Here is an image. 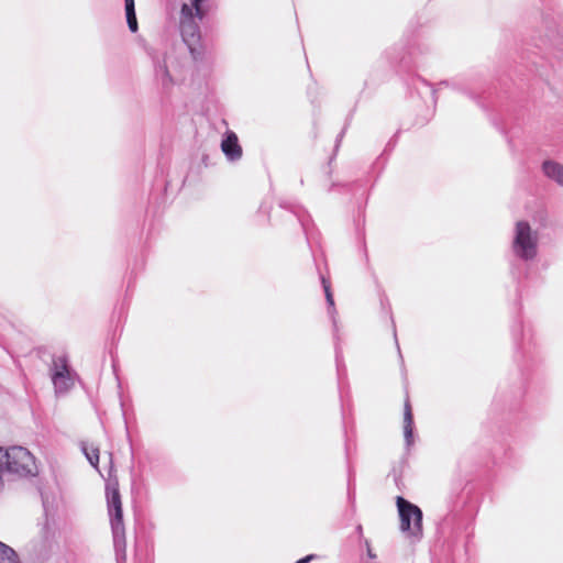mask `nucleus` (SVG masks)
<instances>
[{"mask_svg":"<svg viewBox=\"0 0 563 563\" xmlns=\"http://www.w3.org/2000/svg\"><path fill=\"white\" fill-rule=\"evenodd\" d=\"M154 73L156 80L162 85L164 89H168L173 86L174 80L169 74L167 57L154 58Z\"/></svg>","mask_w":563,"mask_h":563,"instance_id":"nucleus-12","label":"nucleus"},{"mask_svg":"<svg viewBox=\"0 0 563 563\" xmlns=\"http://www.w3.org/2000/svg\"><path fill=\"white\" fill-rule=\"evenodd\" d=\"M320 279H321V284H322L323 291H324V295H325V300H327V303H328V313H329V316H330V318L332 320V324H333L334 350H335V365H336L338 378H339V380H341L342 377L346 373V368H345V364H344V360H343V352H342V349L340 346V338H339V333H338L339 332V328H338V321H336V318H335L336 310H335V307H334L333 294H332V290H331L330 282L323 275H320Z\"/></svg>","mask_w":563,"mask_h":563,"instance_id":"nucleus-7","label":"nucleus"},{"mask_svg":"<svg viewBox=\"0 0 563 563\" xmlns=\"http://www.w3.org/2000/svg\"><path fill=\"white\" fill-rule=\"evenodd\" d=\"M2 454L7 475L29 477L37 474L34 456L26 448L20 445L2 448Z\"/></svg>","mask_w":563,"mask_h":563,"instance_id":"nucleus-4","label":"nucleus"},{"mask_svg":"<svg viewBox=\"0 0 563 563\" xmlns=\"http://www.w3.org/2000/svg\"><path fill=\"white\" fill-rule=\"evenodd\" d=\"M367 554H368L369 558H375V555L372 553V550L369 548L367 550Z\"/></svg>","mask_w":563,"mask_h":563,"instance_id":"nucleus-25","label":"nucleus"},{"mask_svg":"<svg viewBox=\"0 0 563 563\" xmlns=\"http://www.w3.org/2000/svg\"><path fill=\"white\" fill-rule=\"evenodd\" d=\"M106 497L113 536V545L115 550L117 562L122 563L125 561L126 542L123 522L122 501L117 483L107 484Z\"/></svg>","mask_w":563,"mask_h":563,"instance_id":"nucleus-2","label":"nucleus"},{"mask_svg":"<svg viewBox=\"0 0 563 563\" xmlns=\"http://www.w3.org/2000/svg\"><path fill=\"white\" fill-rule=\"evenodd\" d=\"M393 51H396V47H394L387 52V54L393 63L409 64L411 62H417L418 57L420 55H423L430 51V47L428 45L421 43L420 41H416L413 44L410 45V47L408 48V52L406 54H402L399 56L398 55L393 56L391 55Z\"/></svg>","mask_w":563,"mask_h":563,"instance_id":"nucleus-10","label":"nucleus"},{"mask_svg":"<svg viewBox=\"0 0 563 563\" xmlns=\"http://www.w3.org/2000/svg\"><path fill=\"white\" fill-rule=\"evenodd\" d=\"M439 86L451 87L452 89H455V90H459V91H462V92H466L465 89H464V86L462 85V82L460 80H456V79L443 80V81H441L439 84Z\"/></svg>","mask_w":563,"mask_h":563,"instance_id":"nucleus-18","label":"nucleus"},{"mask_svg":"<svg viewBox=\"0 0 563 563\" xmlns=\"http://www.w3.org/2000/svg\"><path fill=\"white\" fill-rule=\"evenodd\" d=\"M417 80H418V82H421L426 87L430 86V84L427 80L422 79V78H418Z\"/></svg>","mask_w":563,"mask_h":563,"instance_id":"nucleus-24","label":"nucleus"},{"mask_svg":"<svg viewBox=\"0 0 563 563\" xmlns=\"http://www.w3.org/2000/svg\"><path fill=\"white\" fill-rule=\"evenodd\" d=\"M209 0H189L180 9L179 29L184 43L192 58L199 60L203 56L200 23L209 12Z\"/></svg>","mask_w":563,"mask_h":563,"instance_id":"nucleus-1","label":"nucleus"},{"mask_svg":"<svg viewBox=\"0 0 563 563\" xmlns=\"http://www.w3.org/2000/svg\"><path fill=\"white\" fill-rule=\"evenodd\" d=\"M126 23L132 33L139 29L134 0H124Z\"/></svg>","mask_w":563,"mask_h":563,"instance_id":"nucleus-15","label":"nucleus"},{"mask_svg":"<svg viewBox=\"0 0 563 563\" xmlns=\"http://www.w3.org/2000/svg\"><path fill=\"white\" fill-rule=\"evenodd\" d=\"M437 92H438V90L435 88H432L431 93H432V98H433V102L434 103L437 102V99H438Z\"/></svg>","mask_w":563,"mask_h":563,"instance_id":"nucleus-23","label":"nucleus"},{"mask_svg":"<svg viewBox=\"0 0 563 563\" xmlns=\"http://www.w3.org/2000/svg\"><path fill=\"white\" fill-rule=\"evenodd\" d=\"M49 374L56 395L68 393L75 385L76 373L66 355L53 356Z\"/></svg>","mask_w":563,"mask_h":563,"instance_id":"nucleus-6","label":"nucleus"},{"mask_svg":"<svg viewBox=\"0 0 563 563\" xmlns=\"http://www.w3.org/2000/svg\"><path fill=\"white\" fill-rule=\"evenodd\" d=\"M396 505L400 518L401 532L411 540L412 543L422 539V510L415 504L401 496L396 498Z\"/></svg>","mask_w":563,"mask_h":563,"instance_id":"nucleus-5","label":"nucleus"},{"mask_svg":"<svg viewBox=\"0 0 563 563\" xmlns=\"http://www.w3.org/2000/svg\"><path fill=\"white\" fill-rule=\"evenodd\" d=\"M0 563H21L18 553L0 541Z\"/></svg>","mask_w":563,"mask_h":563,"instance_id":"nucleus-16","label":"nucleus"},{"mask_svg":"<svg viewBox=\"0 0 563 563\" xmlns=\"http://www.w3.org/2000/svg\"><path fill=\"white\" fill-rule=\"evenodd\" d=\"M4 455L2 454V446H0V490H2L4 486L3 476L5 473L4 463H3Z\"/></svg>","mask_w":563,"mask_h":563,"instance_id":"nucleus-19","label":"nucleus"},{"mask_svg":"<svg viewBox=\"0 0 563 563\" xmlns=\"http://www.w3.org/2000/svg\"><path fill=\"white\" fill-rule=\"evenodd\" d=\"M314 559H316V555H314V554H309V555H306V556H303V558L299 559V560H298L297 562H295V563H309V562H311V561H312V560H314Z\"/></svg>","mask_w":563,"mask_h":563,"instance_id":"nucleus-20","label":"nucleus"},{"mask_svg":"<svg viewBox=\"0 0 563 563\" xmlns=\"http://www.w3.org/2000/svg\"><path fill=\"white\" fill-rule=\"evenodd\" d=\"M512 335L517 340V335H520V342H518V350L521 356L526 361H533L539 353V344L534 338V333L531 329L525 330L521 322L517 323L512 328Z\"/></svg>","mask_w":563,"mask_h":563,"instance_id":"nucleus-8","label":"nucleus"},{"mask_svg":"<svg viewBox=\"0 0 563 563\" xmlns=\"http://www.w3.org/2000/svg\"><path fill=\"white\" fill-rule=\"evenodd\" d=\"M279 206L282 208H284V209L289 210L297 218V220L300 223L303 232L308 236V234H309L308 228H309V222H310V216L307 213V211L302 207H300L298 205H295V203H291V202H288V201H282L279 203Z\"/></svg>","mask_w":563,"mask_h":563,"instance_id":"nucleus-14","label":"nucleus"},{"mask_svg":"<svg viewBox=\"0 0 563 563\" xmlns=\"http://www.w3.org/2000/svg\"><path fill=\"white\" fill-rule=\"evenodd\" d=\"M394 336H395V341H396V345H397V350H398V353H399L400 361L404 362L401 353H400V346H399L398 341H397V335H396V330L395 329H394Z\"/></svg>","mask_w":563,"mask_h":563,"instance_id":"nucleus-22","label":"nucleus"},{"mask_svg":"<svg viewBox=\"0 0 563 563\" xmlns=\"http://www.w3.org/2000/svg\"><path fill=\"white\" fill-rule=\"evenodd\" d=\"M345 130H346V126H345V128H343V130H342V131L340 132V134L338 135V137H336L335 148H338V147H339V144H340V142H341V140H342V137H343V135H344V133H345Z\"/></svg>","mask_w":563,"mask_h":563,"instance_id":"nucleus-21","label":"nucleus"},{"mask_svg":"<svg viewBox=\"0 0 563 563\" xmlns=\"http://www.w3.org/2000/svg\"><path fill=\"white\" fill-rule=\"evenodd\" d=\"M404 437L409 449L413 444V415L409 399H406L404 406Z\"/></svg>","mask_w":563,"mask_h":563,"instance_id":"nucleus-13","label":"nucleus"},{"mask_svg":"<svg viewBox=\"0 0 563 563\" xmlns=\"http://www.w3.org/2000/svg\"><path fill=\"white\" fill-rule=\"evenodd\" d=\"M538 246L539 232L533 230L528 221H517L511 241L514 256L525 263L532 262L538 256Z\"/></svg>","mask_w":563,"mask_h":563,"instance_id":"nucleus-3","label":"nucleus"},{"mask_svg":"<svg viewBox=\"0 0 563 563\" xmlns=\"http://www.w3.org/2000/svg\"><path fill=\"white\" fill-rule=\"evenodd\" d=\"M544 176L563 188V164L554 159H544L541 164Z\"/></svg>","mask_w":563,"mask_h":563,"instance_id":"nucleus-11","label":"nucleus"},{"mask_svg":"<svg viewBox=\"0 0 563 563\" xmlns=\"http://www.w3.org/2000/svg\"><path fill=\"white\" fill-rule=\"evenodd\" d=\"M221 151L229 162H236L241 159L243 153L242 147L239 143L238 135L233 131L228 130L223 134Z\"/></svg>","mask_w":563,"mask_h":563,"instance_id":"nucleus-9","label":"nucleus"},{"mask_svg":"<svg viewBox=\"0 0 563 563\" xmlns=\"http://www.w3.org/2000/svg\"><path fill=\"white\" fill-rule=\"evenodd\" d=\"M357 532L361 534L362 533V526L358 525L357 528H356Z\"/></svg>","mask_w":563,"mask_h":563,"instance_id":"nucleus-26","label":"nucleus"},{"mask_svg":"<svg viewBox=\"0 0 563 563\" xmlns=\"http://www.w3.org/2000/svg\"><path fill=\"white\" fill-rule=\"evenodd\" d=\"M81 450H82L84 454L86 455L87 460L89 461V463L93 467H97L99 464V449L93 446L92 444L89 445L88 443L82 442Z\"/></svg>","mask_w":563,"mask_h":563,"instance_id":"nucleus-17","label":"nucleus"}]
</instances>
